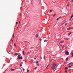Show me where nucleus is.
<instances>
[{
    "mask_svg": "<svg viewBox=\"0 0 73 73\" xmlns=\"http://www.w3.org/2000/svg\"><path fill=\"white\" fill-rule=\"evenodd\" d=\"M65 73H66L67 72V70H65Z\"/></svg>",
    "mask_w": 73,
    "mask_h": 73,
    "instance_id": "obj_32",
    "label": "nucleus"
},
{
    "mask_svg": "<svg viewBox=\"0 0 73 73\" xmlns=\"http://www.w3.org/2000/svg\"><path fill=\"white\" fill-rule=\"evenodd\" d=\"M43 40H46L47 41V40L46 39H47V38L46 37H44L43 38Z\"/></svg>",
    "mask_w": 73,
    "mask_h": 73,
    "instance_id": "obj_4",
    "label": "nucleus"
},
{
    "mask_svg": "<svg viewBox=\"0 0 73 73\" xmlns=\"http://www.w3.org/2000/svg\"><path fill=\"white\" fill-rule=\"evenodd\" d=\"M60 17H60L59 18H57V19H56L57 20H59V19H60Z\"/></svg>",
    "mask_w": 73,
    "mask_h": 73,
    "instance_id": "obj_9",
    "label": "nucleus"
},
{
    "mask_svg": "<svg viewBox=\"0 0 73 73\" xmlns=\"http://www.w3.org/2000/svg\"><path fill=\"white\" fill-rule=\"evenodd\" d=\"M20 55H18V58H17V59H18L19 60H20Z\"/></svg>",
    "mask_w": 73,
    "mask_h": 73,
    "instance_id": "obj_3",
    "label": "nucleus"
},
{
    "mask_svg": "<svg viewBox=\"0 0 73 73\" xmlns=\"http://www.w3.org/2000/svg\"><path fill=\"white\" fill-rule=\"evenodd\" d=\"M14 46H16V44H15V43H14Z\"/></svg>",
    "mask_w": 73,
    "mask_h": 73,
    "instance_id": "obj_26",
    "label": "nucleus"
},
{
    "mask_svg": "<svg viewBox=\"0 0 73 73\" xmlns=\"http://www.w3.org/2000/svg\"><path fill=\"white\" fill-rule=\"evenodd\" d=\"M67 24H68V23H66L65 24V26H66V25H67Z\"/></svg>",
    "mask_w": 73,
    "mask_h": 73,
    "instance_id": "obj_27",
    "label": "nucleus"
},
{
    "mask_svg": "<svg viewBox=\"0 0 73 73\" xmlns=\"http://www.w3.org/2000/svg\"><path fill=\"white\" fill-rule=\"evenodd\" d=\"M52 66L51 67V68L52 69H53V70H54V69L56 68V67H55V66H56V65L55 63H53L52 64Z\"/></svg>",
    "mask_w": 73,
    "mask_h": 73,
    "instance_id": "obj_1",
    "label": "nucleus"
},
{
    "mask_svg": "<svg viewBox=\"0 0 73 73\" xmlns=\"http://www.w3.org/2000/svg\"><path fill=\"white\" fill-rule=\"evenodd\" d=\"M39 40L40 41H42V39L40 38Z\"/></svg>",
    "mask_w": 73,
    "mask_h": 73,
    "instance_id": "obj_18",
    "label": "nucleus"
},
{
    "mask_svg": "<svg viewBox=\"0 0 73 73\" xmlns=\"http://www.w3.org/2000/svg\"><path fill=\"white\" fill-rule=\"evenodd\" d=\"M44 59L45 60V56H44Z\"/></svg>",
    "mask_w": 73,
    "mask_h": 73,
    "instance_id": "obj_19",
    "label": "nucleus"
},
{
    "mask_svg": "<svg viewBox=\"0 0 73 73\" xmlns=\"http://www.w3.org/2000/svg\"><path fill=\"white\" fill-rule=\"evenodd\" d=\"M64 42V41H63L62 40L60 41V43H61V44H62V43H63Z\"/></svg>",
    "mask_w": 73,
    "mask_h": 73,
    "instance_id": "obj_7",
    "label": "nucleus"
},
{
    "mask_svg": "<svg viewBox=\"0 0 73 73\" xmlns=\"http://www.w3.org/2000/svg\"><path fill=\"white\" fill-rule=\"evenodd\" d=\"M68 58H67L66 59V61H68Z\"/></svg>",
    "mask_w": 73,
    "mask_h": 73,
    "instance_id": "obj_24",
    "label": "nucleus"
},
{
    "mask_svg": "<svg viewBox=\"0 0 73 73\" xmlns=\"http://www.w3.org/2000/svg\"><path fill=\"white\" fill-rule=\"evenodd\" d=\"M29 53V52H27V54H28V53Z\"/></svg>",
    "mask_w": 73,
    "mask_h": 73,
    "instance_id": "obj_43",
    "label": "nucleus"
},
{
    "mask_svg": "<svg viewBox=\"0 0 73 73\" xmlns=\"http://www.w3.org/2000/svg\"><path fill=\"white\" fill-rule=\"evenodd\" d=\"M67 0V1H68V0Z\"/></svg>",
    "mask_w": 73,
    "mask_h": 73,
    "instance_id": "obj_52",
    "label": "nucleus"
},
{
    "mask_svg": "<svg viewBox=\"0 0 73 73\" xmlns=\"http://www.w3.org/2000/svg\"><path fill=\"white\" fill-rule=\"evenodd\" d=\"M73 57V56H71V57Z\"/></svg>",
    "mask_w": 73,
    "mask_h": 73,
    "instance_id": "obj_47",
    "label": "nucleus"
},
{
    "mask_svg": "<svg viewBox=\"0 0 73 73\" xmlns=\"http://www.w3.org/2000/svg\"><path fill=\"white\" fill-rule=\"evenodd\" d=\"M10 46L11 47H12V45H11Z\"/></svg>",
    "mask_w": 73,
    "mask_h": 73,
    "instance_id": "obj_42",
    "label": "nucleus"
},
{
    "mask_svg": "<svg viewBox=\"0 0 73 73\" xmlns=\"http://www.w3.org/2000/svg\"><path fill=\"white\" fill-rule=\"evenodd\" d=\"M20 58H21V60H22V59H23V57L22 56L20 57Z\"/></svg>",
    "mask_w": 73,
    "mask_h": 73,
    "instance_id": "obj_16",
    "label": "nucleus"
},
{
    "mask_svg": "<svg viewBox=\"0 0 73 73\" xmlns=\"http://www.w3.org/2000/svg\"><path fill=\"white\" fill-rule=\"evenodd\" d=\"M38 34H36V38H37V37H38Z\"/></svg>",
    "mask_w": 73,
    "mask_h": 73,
    "instance_id": "obj_12",
    "label": "nucleus"
},
{
    "mask_svg": "<svg viewBox=\"0 0 73 73\" xmlns=\"http://www.w3.org/2000/svg\"><path fill=\"white\" fill-rule=\"evenodd\" d=\"M13 40H12V45H13Z\"/></svg>",
    "mask_w": 73,
    "mask_h": 73,
    "instance_id": "obj_23",
    "label": "nucleus"
},
{
    "mask_svg": "<svg viewBox=\"0 0 73 73\" xmlns=\"http://www.w3.org/2000/svg\"><path fill=\"white\" fill-rule=\"evenodd\" d=\"M71 1H72V3H73V0H72Z\"/></svg>",
    "mask_w": 73,
    "mask_h": 73,
    "instance_id": "obj_40",
    "label": "nucleus"
},
{
    "mask_svg": "<svg viewBox=\"0 0 73 73\" xmlns=\"http://www.w3.org/2000/svg\"><path fill=\"white\" fill-rule=\"evenodd\" d=\"M73 17V14L71 16V19H72V17Z\"/></svg>",
    "mask_w": 73,
    "mask_h": 73,
    "instance_id": "obj_11",
    "label": "nucleus"
},
{
    "mask_svg": "<svg viewBox=\"0 0 73 73\" xmlns=\"http://www.w3.org/2000/svg\"><path fill=\"white\" fill-rule=\"evenodd\" d=\"M71 19H72V18H70V20H71Z\"/></svg>",
    "mask_w": 73,
    "mask_h": 73,
    "instance_id": "obj_35",
    "label": "nucleus"
},
{
    "mask_svg": "<svg viewBox=\"0 0 73 73\" xmlns=\"http://www.w3.org/2000/svg\"><path fill=\"white\" fill-rule=\"evenodd\" d=\"M37 67L35 68V70H36V69H37Z\"/></svg>",
    "mask_w": 73,
    "mask_h": 73,
    "instance_id": "obj_29",
    "label": "nucleus"
},
{
    "mask_svg": "<svg viewBox=\"0 0 73 73\" xmlns=\"http://www.w3.org/2000/svg\"><path fill=\"white\" fill-rule=\"evenodd\" d=\"M25 62H27V60H25Z\"/></svg>",
    "mask_w": 73,
    "mask_h": 73,
    "instance_id": "obj_36",
    "label": "nucleus"
},
{
    "mask_svg": "<svg viewBox=\"0 0 73 73\" xmlns=\"http://www.w3.org/2000/svg\"><path fill=\"white\" fill-rule=\"evenodd\" d=\"M69 70H71V69H70Z\"/></svg>",
    "mask_w": 73,
    "mask_h": 73,
    "instance_id": "obj_49",
    "label": "nucleus"
},
{
    "mask_svg": "<svg viewBox=\"0 0 73 73\" xmlns=\"http://www.w3.org/2000/svg\"><path fill=\"white\" fill-rule=\"evenodd\" d=\"M66 40H69V38H66Z\"/></svg>",
    "mask_w": 73,
    "mask_h": 73,
    "instance_id": "obj_21",
    "label": "nucleus"
},
{
    "mask_svg": "<svg viewBox=\"0 0 73 73\" xmlns=\"http://www.w3.org/2000/svg\"><path fill=\"white\" fill-rule=\"evenodd\" d=\"M52 11H53V10H51L50 11V12H52Z\"/></svg>",
    "mask_w": 73,
    "mask_h": 73,
    "instance_id": "obj_17",
    "label": "nucleus"
},
{
    "mask_svg": "<svg viewBox=\"0 0 73 73\" xmlns=\"http://www.w3.org/2000/svg\"><path fill=\"white\" fill-rule=\"evenodd\" d=\"M68 69V68L67 67H66L65 68V70H66V69Z\"/></svg>",
    "mask_w": 73,
    "mask_h": 73,
    "instance_id": "obj_13",
    "label": "nucleus"
},
{
    "mask_svg": "<svg viewBox=\"0 0 73 73\" xmlns=\"http://www.w3.org/2000/svg\"><path fill=\"white\" fill-rule=\"evenodd\" d=\"M16 55H18V53H16L15 54V56H16Z\"/></svg>",
    "mask_w": 73,
    "mask_h": 73,
    "instance_id": "obj_10",
    "label": "nucleus"
},
{
    "mask_svg": "<svg viewBox=\"0 0 73 73\" xmlns=\"http://www.w3.org/2000/svg\"><path fill=\"white\" fill-rule=\"evenodd\" d=\"M36 58H35V60H36Z\"/></svg>",
    "mask_w": 73,
    "mask_h": 73,
    "instance_id": "obj_48",
    "label": "nucleus"
},
{
    "mask_svg": "<svg viewBox=\"0 0 73 73\" xmlns=\"http://www.w3.org/2000/svg\"><path fill=\"white\" fill-rule=\"evenodd\" d=\"M70 67H71V66H68V68H70Z\"/></svg>",
    "mask_w": 73,
    "mask_h": 73,
    "instance_id": "obj_28",
    "label": "nucleus"
},
{
    "mask_svg": "<svg viewBox=\"0 0 73 73\" xmlns=\"http://www.w3.org/2000/svg\"><path fill=\"white\" fill-rule=\"evenodd\" d=\"M11 70V71H14V69H12Z\"/></svg>",
    "mask_w": 73,
    "mask_h": 73,
    "instance_id": "obj_20",
    "label": "nucleus"
},
{
    "mask_svg": "<svg viewBox=\"0 0 73 73\" xmlns=\"http://www.w3.org/2000/svg\"><path fill=\"white\" fill-rule=\"evenodd\" d=\"M48 66H47L46 67V68H47Z\"/></svg>",
    "mask_w": 73,
    "mask_h": 73,
    "instance_id": "obj_45",
    "label": "nucleus"
},
{
    "mask_svg": "<svg viewBox=\"0 0 73 73\" xmlns=\"http://www.w3.org/2000/svg\"><path fill=\"white\" fill-rule=\"evenodd\" d=\"M65 54L67 55H69V52L67 51H66V52Z\"/></svg>",
    "mask_w": 73,
    "mask_h": 73,
    "instance_id": "obj_2",
    "label": "nucleus"
},
{
    "mask_svg": "<svg viewBox=\"0 0 73 73\" xmlns=\"http://www.w3.org/2000/svg\"><path fill=\"white\" fill-rule=\"evenodd\" d=\"M42 59V58L41 57V60Z\"/></svg>",
    "mask_w": 73,
    "mask_h": 73,
    "instance_id": "obj_44",
    "label": "nucleus"
},
{
    "mask_svg": "<svg viewBox=\"0 0 73 73\" xmlns=\"http://www.w3.org/2000/svg\"><path fill=\"white\" fill-rule=\"evenodd\" d=\"M20 66H21V67L22 66V64H20Z\"/></svg>",
    "mask_w": 73,
    "mask_h": 73,
    "instance_id": "obj_31",
    "label": "nucleus"
},
{
    "mask_svg": "<svg viewBox=\"0 0 73 73\" xmlns=\"http://www.w3.org/2000/svg\"><path fill=\"white\" fill-rule=\"evenodd\" d=\"M23 2H22V5H23Z\"/></svg>",
    "mask_w": 73,
    "mask_h": 73,
    "instance_id": "obj_39",
    "label": "nucleus"
},
{
    "mask_svg": "<svg viewBox=\"0 0 73 73\" xmlns=\"http://www.w3.org/2000/svg\"><path fill=\"white\" fill-rule=\"evenodd\" d=\"M71 55H72V56H73V52H72L71 53Z\"/></svg>",
    "mask_w": 73,
    "mask_h": 73,
    "instance_id": "obj_22",
    "label": "nucleus"
},
{
    "mask_svg": "<svg viewBox=\"0 0 73 73\" xmlns=\"http://www.w3.org/2000/svg\"><path fill=\"white\" fill-rule=\"evenodd\" d=\"M18 23V22H16V24L17 25V23Z\"/></svg>",
    "mask_w": 73,
    "mask_h": 73,
    "instance_id": "obj_33",
    "label": "nucleus"
},
{
    "mask_svg": "<svg viewBox=\"0 0 73 73\" xmlns=\"http://www.w3.org/2000/svg\"><path fill=\"white\" fill-rule=\"evenodd\" d=\"M72 33V32H70L68 34V36H70V34Z\"/></svg>",
    "mask_w": 73,
    "mask_h": 73,
    "instance_id": "obj_5",
    "label": "nucleus"
},
{
    "mask_svg": "<svg viewBox=\"0 0 73 73\" xmlns=\"http://www.w3.org/2000/svg\"><path fill=\"white\" fill-rule=\"evenodd\" d=\"M37 65L38 66H39V64H37Z\"/></svg>",
    "mask_w": 73,
    "mask_h": 73,
    "instance_id": "obj_38",
    "label": "nucleus"
},
{
    "mask_svg": "<svg viewBox=\"0 0 73 73\" xmlns=\"http://www.w3.org/2000/svg\"><path fill=\"white\" fill-rule=\"evenodd\" d=\"M69 3L68 2V4L67 5V6L68 7V6H69Z\"/></svg>",
    "mask_w": 73,
    "mask_h": 73,
    "instance_id": "obj_8",
    "label": "nucleus"
},
{
    "mask_svg": "<svg viewBox=\"0 0 73 73\" xmlns=\"http://www.w3.org/2000/svg\"><path fill=\"white\" fill-rule=\"evenodd\" d=\"M20 21H20L19 22V24H20Z\"/></svg>",
    "mask_w": 73,
    "mask_h": 73,
    "instance_id": "obj_41",
    "label": "nucleus"
},
{
    "mask_svg": "<svg viewBox=\"0 0 73 73\" xmlns=\"http://www.w3.org/2000/svg\"><path fill=\"white\" fill-rule=\"evenodd\" d=\"M56 14H54V15H53V17H54V16H56Z\"/></svg>",
    "mask_w": 73,
    "mask_h": 73,
    "instance_id": "obj_25",
    "label": "nucleus"
},
{
    "mask_svg": "<svg viewBox=\"0 0 73 73\" xmlns=\"http://www.w3.org/2000/svg\"><path fill=\"white\" fill-rule=\"evenodd\" d=\"M49 64H48V66H49Z\"/></svg>",
    "mask_w": 73,
    "mask_h": 73,
    "instance_id": "obj_50",
    "label": "nucleus"
},
{
    "mask_svg": "<svg viewBox=\"0 0 73 73\" xmlns=\"http://www.w3.org/2000/svg\"><path fill=\"white\" fill-rule=\"evenodd\" d=\"M12 40H12V39H11V41H12Z\"/></svg>",
    "mask_w": 73,
    "mask_h": 73,
    "instance_id": "obj_37",
    "label": "nucleus"
},
{
    "mask_svg": "<svg viewBox=\"0 0 73 73\" xmlns=\"http://www.w3.org/2000/svg\"><path fill=\"white\" fill-rule=\"evenodd\" d=\"M22 53L23 55H25V53H24V50L23 51Z\"/></svg>",
    "mask_w": 73,
    "mask_h": 73,
    "instance_id": "obj_6",
    "label": "nucleus"
},
{
    "mask_svg": "<svg viewBox=\"0 0 73 73\" xmlns=\"http://www.w3.org/2000/svg\"><path fill=\"white\" fill-rule=\"evenodd\" d=\"M29 72V70L28 69H27V73H28V72Z\"/></svg>",
    "mask_w": 73,
    "mask_h": 73,
    "instance_id": "obj_15",
    "label": "nucleus"
},
{
    "mask_svg": "<svg viewBox=\"0 0 73 73\" xmlns=\"http://www.w3.org/2000/svg\"><path fill=\"white\" fill-rule=\"evenodd\" d=\"M36 64H38V61H36Z\"/></svg>",
    "mask_w": 73,
    "mask_h": 73,
    "instance_id": "obj_34",
    "label": "nucleus"
},
{
    "mask_svg": "<svg viewBox=\"0 0 73 73\" xmlns=\"http://www.w3.org/2000/svg\"><path fill=\"white\" fill-rule=\"evenodd\" d=\"M72 62H71V63H70L69 64H68V65H70V64H72Z\"/></svg>",
    "mask_w": 73,
    "mask_h": 73,
    "instance_id": "obj_30",
    "label": "nucleus"
},
{
    "mask_svg": "<svg viewBox=\"0 0 73 73\" xmlns=\"http://www.w3.org/2000/svg\"><path fill=\"white\" fill-rule=\"evenodd\" d=\"M59 43L60 44V41H59Z\"/></svg>",
    "mask_w": 73,
    "mask_h": 73,
    "instance_id": "obj_51",
    "label": "nucleus"
},
{
    "mask_svg": "<svg viewBox=\"0 0 73 73\" xmlns=\"http://www.w3.org/2000/svg\"><path fill=\"white\" fill-rule=\"evenodd\" d=\"M14 35H15L14 34H13V38H14V37H15Z\"/></svg>",
    "mask_w": 73,
    "mask_h": 73,
    "instance_id": "obj_14",
    "label": "nucleus"
},
{
    "mask_svg": "<svg viewBox=\"0 0 73 73\" xmlns=\"http://www.w3.org/2000/svg\"><path fill=\"white\" fill-rule=\"evenodd\" d=\"M23 70H25V69H23Z\"/></svg>",
    "mask_w": 73,
    "mask_h": 73,
    "instance_id": "obj_46",
    "label": "nucleus"
}]
</instances>
